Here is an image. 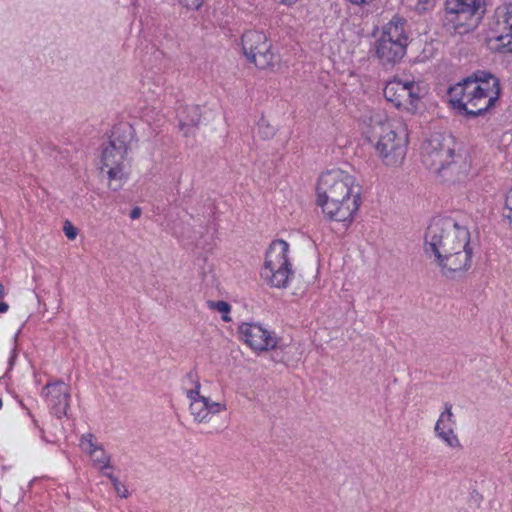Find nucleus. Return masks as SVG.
Listing matches in <instances>:
<instances>
[{"instance_id": "24", "label": "nucleus", "mask_w": 512, "mask_h": 512, "mask_svg": "<svg viewBox=\"0 0 512 512\" xmlns=\"http://www.w3.org/2000/svg\"><path fill=\"white\" fill-rule=\"evenodd\" d=\"M63 231H64L66 237L70 240H74L78 234L77 229L69 221L65 222Z\"/></svg>"}, {"instance_id": "15", "label": "nucleus", "mask_w": 512, "mask_h": 512, "mask_svg": "<svg viewBox=\"0 0 512 512\" xmlns=\"http://www.w3.org/2000/svg\"><path fill=\"white\" fill-rule=\"evenodd\" d=\"M456 419L452 411V404L446 402L444 410L439 415L434 427V433L446 446L452 449L461 448L460 440L455 433Z\"/></svg>"}, {"instance_id": "21", "label": "nucleus", "mask_w": 512, "mask_h": 512, "mask_svg": "<svg viewBox=\"0 0 512 512\" xmlns=\"http://www.w3.org/2000/svg\"><path fill=\"white\" fill-rule=\"evenodd\" d=\"M163 84H164V82H163L162 77L158 76L156 79V82L154 83V87L151 86L150 79H148V78L143 81L142 86H143L144 90H147L153 94H159Z\"/></svg>"}, {"instance_id": "2", "label": "nucleus", "mask_w": 512, "mask_h": 512, "mask_svg": "<svg viewBox=\"0 0 512 512\" xmlns=\"http://www.w3.org/2000/svg\"><path fill=\"white\" fill-rule=\"evenodd\" d=\"M316 204L328 220L351 223L361 205V186L344 170H328L317 181Z\"/></svg>"}, {"instance_id": "8", "label": "nucleus", "mask_w": 512, "mask_h": 512, "mask_svg": "<svg viewBox=\"0 0 512 512\" xmlns=\"http://www.w3.org/2000/svg\"><path fill=\"white\" fill-rule=\"evenodd\" d=\"M427 93V87L421 81L409 76H395L383 89L385 99L396 108L415 113L421 100Z\"/></svg>"}, {"instance_id": "4", "label": "nucleus", "mask_w": 512, "mask_h": 512, "mask_svg": "<svg viewBox=\"0 0 512 512\" xmlns=\"http://www.w3.org/2000/svg\"><path fill=\"white\" fill-rule=\"evenodd\" d=\"M367 133L375 142L376 155L385 166L398 167L404 162L408 145L405 123L388 118L384 112H374L369 117Z\"/></svg>"}, {"instance_id": "9", "label": "nucleus", "mask_w": 512, "mask_h": 512, "mask_svg": "<svg viewBox=\"0 0 512 512\" xmlns=\"http://www.w3.org/2000/svg\"><path fill=\"white\" fill-rule=\"evenodd\" d=\"M288 251L289 244L286 241L275 240L266 252L261 277L273 287H286L293 275L291 263L287 256Z\"/></svg>"}, {"instance_id": "32", "label": "nucleus", "mask_w": 512, "mask_h": 512, "mask_svg": "<svg viewBox=\"0 0 512 512\" xmlns=\"http://www.w3.org/2000/svg\"><path fill=\"white\" fill-rule=\"evenodd\" d=\"M2 405H3V403H2V400L0 399V409L2 408Z\"/></svg>"}, {"instance_id": "23", "label": "nucleus", "mask_w": 512, "mask_h": 512, "mask_svg": "<svg viewBox=\"0 0 512 512\" xmlns=\"http://www.w3.org/2000/svg\"><path fill=\"white\" fill-rule=\"evenodd\" d=\"M436 5V0H418L415 9L420 12L432 10Z\"/></svg>"}, {"instance_id": "13", "label": "nucleus", "mask_w": 512, "mask_h": 512, "mask_svg": "<svg viewBox=\"0 0 512 512\" xmlns=\"http://www.w3.org/2000/svg\"><path fill=\"white\" fill-rule=\"evenodd\" d=\"M242 48L249 61L260 69H265L274 62L275 57L271 51V43L262 31H246L242 36Z\"/></svg>"}, {"instance_id": "17", "label": "nucleus", "mask_w": 512, "mask_h": 512, "mask_svg": "<svg viewBox=\"0 0 512 512\" xmlns=\"http://www.w3.org/2000/svg\"><path fill=\"white\" fill-rule=\"evenodd\" d=\"M80 447L83 452L88 453L94 463L100 470L106 469L110 464V457L97 443L94 435L87 433L80 438Z\"/></svg>"}, {"instance_id": "27", "label": "nucleus", "mask_w": 512, "mask_h": 512, "mask_svg": "<svg viewBox=\"0 0 512 512\" xmlns=\"http://www.w3.org/2000/svg\"><path fill=\"white\" fill-rule=\"evenodd\" d=\"M351 4L362 6V5H368L372 3L374 0H349Z\"/></svg>"}, {"instance_id": "14", "label": "nucleus", "mask_w": 512, "mask_h": 512, "mask_svg": "<svg viewBox=\"0 0 512 512\" xmlns=\"http://www.w3.org/2000/svg\"><path fill=\"white\" fill-rule=\"evenodd\" d=\"M239 336L255 352H263L277 347L276 334L258 323H242Z\"/></svg>"}, {"instance_id": "22", "label": "nucleus", "mask_w": 512, "mask_h": 512, "mask_svg": "<svg viewBox=\"0 0 512 512\" xmlns=\"http://www.w3.org/2000/svg\"><path fill=\"white\" fill-rule=\"evenodd\" d=\"M107 476L109 477V479L111 480L113 486H114V489L116 491V493L122 497V498H127L129 493H128V490L127 488L120 483V481L118 480V478H116L114 475L112 474H107Z\"/></svg>"}, {"instance_id": "28", "label": "nucleus", "mask_w": 512, "mask_h": 512, "mask_svg": "<svg viewBox=\"0 0 512 512\" xmlns=\"http://www.w3.org/2000/svg\"><path fill=\"white\" fill-rule=\"evenodd\" d=\"M140 215H141V210H140V208H135V209H133V210L131 211L130 217H131L132 219H137V218H139V217H140Z\"/></svg>"}, {"instance_id": "19", "label": "nucleus", "mask_w": 512, "mask_h": 512, "mask_svg": "<svg viewBox=\"0 0 512 512\" xmlns=\"http://www.w3.org/2000/svg\"><path fill=\"white\" fill-rule=\"evenodd\" d=\"M207 305L210 309L217 311L221 314L222 320L225 322L231 321L229 316L231 311V305L226 301H208Z\"/></svg>"}, {"instance_id": "18", "label": "nucleus", "mask_w": 512, "mask_h": 512, "mask_svg": "<svg viewBox=\"0 0 512 512\" xmlns=\"http://www.w3.org/2000/svg\"><path fill=\"white\" fill-rule=\"evenodd\" d=\"M178 116L180 130L185 136H189L201 122V108L197 105L185 106L179 111Z\"/></svg>"}, {"instance_id": "12", "label": "nucleus", "mask_w": 512, "mask_h": 512, "mask_svg": "<svg viewBox=\"0 0 512 512\" xmlns=\"http://www.w3.org/2000/svg\"><path fill=\"white\" fill-rule=\"evenodd\" d=\"M488 46L500 53L512 52V4L496 8L490 27Z\"/></svg>"}, {"instance_id": "7", "label": "nucleus", "mask_w": 512, "mask_h": 512, "mask_svg": "<svg viewBox=\"0 0 512 512\" xmlns=\"http://www.w3.org/2000/svg\"><path fill=\"white\" fill-rule=\"evenodd\" d=\"M407 46L408 34L405 30V21L395 16L382 27L375 41L374 51L382 65L394 66L405 56Z\"/></svg>"}, {"instance_id": "6", "label": "nucleus", "mask_w": 512, "mask_h": 512, "mask_svg": "<svg viewBox=\"0 0 512 512\" xmlns=\"http://www.w3.org/2000/svg\"><path fill=\"white\" fill-rule=\"evenodd\" d=\"M132 139V128L128 124L114 127L109 142L104 146L100 159V172L106 174L108 186L116 191L128 178L129 161L127 158Z\"/></svg>"}, {"instance_id": "26", "label": "nucleus", "mask_w": 512, "mask_h": 512, "mask_svg": "<svg viewBox=\"0 0 512 512\" xmlns=\"http://www.w3.org/2000/svg\"><path fill=\"white\" fill-rule=\"evenodd\" d=\"M181 5L188 9H198L201 5L203 0H178Z\"/></svg>"}, {"instance_id": "20", "label": "nucleus", "mask_w": 512, "mask_h": 512, "mask_svg": "<svg viewBox=\"0 0 512 512\" xmlns=\"http://www.w3.org/2000/svg\"><path fill=\"white\" fill-rule=\"evenodd\" d=\"M276 133V129L266 119L259 120L257 125V134L263 140L271 139Z\"/></svg>"}, {"instance_id": "10", "label": "nucleus", "mask_w": 512, "mask_h": 512, "mask_svg": "<svg viewBox=\"0 0 512 512\" xmlns=\"http://www.w3.org/2000/svg\"><path fill=\"white\" fill-rule=\"evenodd\" d=\"M485 13V0H446L445 21L458 33L474 29Z\"/></svg>"}, {"instance_id": "3", "label": "nucleus", "mask_w": 512, "mask_h": 512, "mask_svg": "<svg viewBox=\"0 0 512 512\" xmlns=\"http://www.w3.org/2000/svg\"><path fill=\"white\" fill-rule=\"evenodd\" d=\"M423 164L446 182L465 179L470 171L466 155L456 153V143L451 136L435 133L422 145Z\"/></svg>"}, {"instance_id": "16", "label": "nucleus", "mask_w": 512, "mask_h": 512, "mask_svg": "<svg viewBox=\"0 0 512 512\" xmlns=\"http://www.w3.org/2000/svg\"><path fill=\"white\" fill-rule=\"evenodd\" d=\"M42 395L58 418L66 415L70 401V389L67 384L63 381L49 382L43 388Z\"/></svg>"}, {"instance_id": "25", "label": "nucleus", "mask_w": 512, "mask_h": 512, "mask_svg": "<svg viewBox=\"0 0 512 512\" xmlns=\"http://www.w3.org/2000/svg\"><path fill=\"white\" fill-rule=\"evenodd\" d=\"M505 208L508 211V213H506L505 216L512 223V188L508 191L506 195Z\"/></svg>"}, {"instance_id": "31", "label": "nucleus", "mask_w": 512, "mask_h": 512, "mask_svg": "<svg viewBox=\"0 0 512 512\" xmlns=\"http://www.w3.org/2000/svg\"><path fill=\"white\" fill-rule=\"evenodd\" d=\"M4 296V286L0 284V297Z\"/></svg>"}, {"instance_id": "1", "label": "nucleus", "mask_w": 512, "mask_h": 512, "mask_svg": "<svg viewBox=\"0 0 512 512\" xmlns=\"http://www.w3.org/2000/svg\"><path fill=\"white\" fill-rule=\"evenodd\" d=\"M424 252L442 276L459 278L472 264L470 232L450 218L434 219L425 232Z\"/></svg>"}, {"instance_id": "29", "label": "nucleus", "mask_w": 512, "mask_h": 512, "mask_svg": "<svg viewBox=\"0 0 512 512\" xmlns=\"http://www.w3.org/2000/svg\"><path fill=\"white\" fill-rule=\"evenodd\" d=\"M9 306L5 302L0 303V313H5L8 310Z\"/></svg>"}, {"instance_id": "5", "label": "nucleus", "mask_w": 512, "mask_h": 512, "mask_svg": "<svg viewBox=\"0 0 512 512\" xmlns=\"http://www.w3.org/2000/svg\"><path fill=\"white\" fill-rule=\"evenodd\" d=\"M499 95V80L487 72L475 73L448 90L449 101L452 106L473 116L479 115L494 106Z\"/></svg>"}, {"instance_id": "11", "label": "nucleus", "mask_w": 512, "mask_h": 512, "mask_svg": "<svg viewBox=\"0 0 512 512\" xmlns=\"http://www.w3.org/2000/svg\"><path fill=\"white\" fill-rule=\"evenodd\" d=\"M187 380L191 387H185V395L189 399V411L195 422L208 423L214 415L227 409L225 403L212 401L209 397L201 394V384L195 373H188Z\"/></svg>"}, {"instance_id": "30", "label": "nucleus", "mask_w": 512, "mask_h": 512, "mask_svg": "<svg viewBox=\"0 0 512 512\" xmlns=\"http://www.w3.org/2000/svg\"><path fill=\"white\" fill-rule=\"evenodd\" d=\"M278 1L285 5H291V4L295 3L297 0H278Z\"/></svg>"}]
</instances>
